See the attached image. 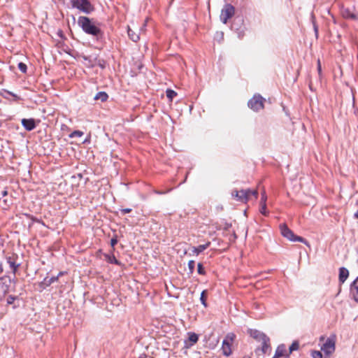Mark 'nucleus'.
<instances>
[{
  "instance_id": "obj_1",
  "label": "nucleus",
  "mask_w": 358,
  "mask_h": 358,
  "mask_svg": "<svg viewBox=\"0 0 358 358\" xmlns=\"http://www.w3.org/2000/svg\"><path fill=\"white\" fill-rule=\"evenodd\" d=\"M78 24L87 34L99 38L102 36L101 29L96 26L92 19L86 16H80L78 19Z\"/></svg>"
},
{
  "instance_id": "obj_2",
  "label": "nucleus",
  "mask_w": 358,
  "mask_h": 358,
  "mask_svg": "<svg viewBox=\"0 0 358 358\" xmlns=\"http://www.w3.org/2000/svg\"><path fill=\"white\" fill-rule=\"evenodd\" d=\"M279 229L280 231L281 235L288 239L290 241H298L303 243L307 245H308V241L301 236H296L294 234V232L287 227V225L285 223L280 224L279 226Z\"/></svg>"
},
{
  "instance_id": "obj_3",
  "label": "nucleus",
  "mask_w": 358,
  "mask_h": 358,
  "mask_svg": "<svg viewBox=\"0 0 358 358\" xmlns=\"http://www.w3.org/2000/svg\"><path fill=\"white\" fill-rule=\"evenodd\" d=\"M71 6L80 12L90 14L94 10V7L88 0H70Z\"/></svg>"
},
{
  "instance_id": "obj_4",
  "label": "nucleus",
  "mask_w": 358,
  "mask_h": 358,
  "mask_svg": "<svg viewBox=\"0 0 358 358\" xmlns=\"http://www.w3.org/2000/svg\"><path fill=\"white\" fill-rule=\"evenodd\" d=\"M236 338L234 333H228L222 341V351L224 355L228 357L231 354V345Z\"/></svg>"
},
{
  "instance_id": "obj_5",
  "label": "nucleus",
  "mask_w": 358,
  "mask_h": 358,
  "mask_svg": "<svg viewBox=\"0 0 358 358\" xmlns=\"http://www.w3.org/2000/svg\"><path fill=\"white\" fill-rule=\"evenodd\" d=\"M265 99L260 94H255L253 97L249 100L248 105L250 108L254 111H258L264 108V102Z\"/></svg>"
},
{
  "instance_id": "obj_6",
  "label": "nucleus",
  "mask_w": 358,
  "mask_h": 358,
  "mask_svg": "<svg viewBox=\"0 0 358 358\" xmlns=\"http://www.w3.org/2000/svg\"><path fill=\"white\" fill-rule=\"evenodd\" d=\"M336 336L332 335L323 343L321 350L327 356L331 355L335 351Z\"/></svg>"
},
{
  "instance_id": "obj_7",
  "label": "nucleus",
  "mask_w": 358,
  "mask_h": 358,
  "mask_svg": "<svg viewBox=\"0 0 358 358\" xmlns=\"http://www.w3.org/2000/svg\"><path fill=\"white\" fill-rule=\"evenodd\" d=\"M235 13V9L231 4H226L221 10L220 20L226 24L229 19H230Z\"/></svg>"
},
{
  "instance_id": "obj_8",
  "label": "nucleus",
  "mask_w": 358,
  "mask_h": 358,
  "mask_svg": "<svg viewBox=\"0 0 358 358\" xmlns=\"http://www.w3.org/2000/svg\"><path fill=\"white\" fill-rule=\"evenodd\" d=\"M231 196L238 201L246 203L248 201L247 200V193L245 192L244 189H241L240 191H238L236 189L233 190L231 192Z\"/></svg>"
},
{
  "instance_id": "obj_9",
  "label": "nucleus",
  "mask_w": 358,
  "mask_h": 358,
  "mask_svg": "<svg viewBox=\"0 0 358 358\" xmlns=\"http://www.w3.org/2000/svg\"><path fill=\"white\" fill-rule=\"evenodd\" d=\"M248 333L252 338L258 342H261L262 339L266 336L264 333L261 332L257 329H249Z\"/></svg>"
},
{
  "instance_id": "obj_10",
  "label": "nucleus",
  "mask_w": 358,
  "mask_h": 358,
  "mask_svg": "<svg viewBox=\"0 0 358 358\" xmlns=\"http://www.w3.org/2000/svg\"><path fill=\"white\" fill-rule=\"evenodd\" d=\"M22 124L27 131H31L36 127L34 119H22Z\"/></svg>"
},
{
  "instance_id": "obj_11",
  "label": "nucleus",
  "mask_w": 358,
  "mask_h": 358,
  "mask_svg": "<svg viewBox=\"0 0 358 358\" xmlns=\"http://www.w3.org/2000/svg\"><path fill=\"white\" fill-rule=\"evenodd\" d=\"M350 292L355 301L358 302V277L352 283Z\"/></svg>"
},
{
  "instance_id": "obj_12",
  "label": "nucleus",
  "mask_w": 358,
  "mask_h": 358,
  "mask_svg": "<svg viewBox=\"0 0 358 358\" xmlns=\"http://www.w3.org/2000/svg\"><path fill=\"white\" fill-rule=\"evenodd\" d=\"M210 245V242H207L206 244L199 245L198 247H193L192 252V255H199L201 252L207 249Z\"/></svg>"
},
{
  "instance_id": "obj_13",
  "label": "nucleus",
  "mask_w": 358,
  "mask_h": 358,
  "mask_svg": "<svg viewBox=\"0 0 358 358\" xmlns=\"http://www.w3.org/2000/svg\"><path fill=\"white\" fill-rule=\"evenodd\" d=\"M261 343V350L263 354H266L271 349L270 338L266 336L265 338L262 339Z\"/></svg>"
},
{
  "instance_id": "obj_14",
  "label": "nucleus",
  "mask_w": 358,
  "mask_h": 358,
  "mask_svg": "<svg viewBox=\"0 0 358 358\" xmlns=\"http://www.w3.org/2000/svg\"><path fill=\"white\" fill-rule=\"evenodd\" d=\"M199 337L198 335L195 333L189 332L188 333V342L185 341V345L187 347H191L194 345L198 341Z\"/></svg>"
},
{
  "instance_id": "obj_15",
  "label": "nucleus",
  "mask_w": 358,
  "mask_h": 358,
  "mask_svg": "<svg viewBox=\"0 0 358 358\" xmlns=\"http://www.w3.org/2000/svg\"><path fill=\"white\" fill-rule=\"evenodd\" d=\"M349 275V271L347 268L341 267L339 269V281L343 283Z\"/></svg>"
},
{
  "instance_id": "obj_16",
  "label": "nucleus",
  "mask_w": 358,
  "mask_h": 358,
  "mask_svg": "<svg viewBox=\"0 0 358 358\" xmlns=\"http://www.w3.org/2000/svg\"><path fill=\"white\" fill-rule=\"evenodd\" d=\"M342 15L345 18L347 19H352L355 20L358 19L357 15L351 12L348 8L343 10Z\"/></svg>"
},
{
  "instance_id": "obj_17",
  "label": "nucleus",
  "mask_w": 358,
  "mask_h": 358,
  "mask_svg": "<svg viewBox=\"0 0 358 358\" xmlns=\"http://www.w3.org/2000/svg\"><path fill=\"white\" fill-rule=\"evenodd\" d=\"M285 352V348L283 345H279L275 352L273 356L274 358H279L284 356Z\"/></svg>"
},
{
  "instance_id": "obj_18",
  "label": "nucleus",
  "mask_w": 358,
  "mask_h": 358,
  "mask_svg": "<svg viewBox=\"0 0 358 358\" xmlns=\"http://www.w3.org/2000/svg\"><path fill=\"white\" fill-rule=\"evenodd\" d=\"M108 99V95L105 92H99L94 96L95 100H101L102 102L107 101Z\"/></svg>"
},
{
  "instance_id": "obj_19",
  "label": "nucleus",
  "mask_w": 358,
  "mask_h": 358,
  "mask_svg": "<svg viewBox=\"0 0 358 358\" xmlns=\"http://www.w3.org/2000/svg\"><path fill=\"white\" fill-rule=\"evenodd\" d=\"M128 36L134 42L138 41L140 38L139 35L130 28L128 29Z\"/></svg>"
},
{
  "instance_id": "obj_20",
  "label": "nucleus",
  "mask_w": 358,
  "mask_h": 358,
  "mask_svg": "<svg viewBox=\"0 0 358 358\" xmlns=\"http://www.w3.org/2000/svg\"><path fill=\"white\" fill-rule=\"evenodd\" d=\"M245 192L247 193V200L248 201L251 196H254L255 199L258 196V192L257 189L251 190L250 189H244Z\"/></svg>"
},
{
  "instance_id": "obj_21",
  "label": "nucleus",
  "mask_w": 358,
  "mask_h": 358,
  "mask_svg": "<svg viewBox=\"0 0 358 358\" xmlns=\"http://www.w3.org/2000/svg\"><path fill=\"white\" fill-rule=\"evenodd\" d=\"M7 262L9 264L10 267L13 269V272L15 273L19 266V264H17L11 257H8L7 259Z\"/></svg>"
},
{
  "instance_id": "obj_22",
  "label": "nucleus",
  "mask_w": 358,
  "mask_h": 358,
  "mask_svg": "<svg viewBox=\"0 0 358 358\" xmlns=\"http://www.w3.org/2000/svg\"><path fill=\"white\" fill-rule=\"evenodd\" d=\"M166 94L167 98L170 101H172L173 99L177 95V93L175 91L172 90L168 89L166 91Z\"/></svg>"
},
{
  "instance_id": "obj_23",
  "label": "nucleus",
  "mask_w": 358,
  "mask_h": 358,
  "mask_svg": "<svg viewBox=\"0 0 358 358\" xmlns=\"http://www.w3.org/2000/svg\"><path fill=\"white\" fill-rule=\"evenodd\" d=\"M259 212L261 213V214L267 216L268 215V211L266 209V203H259Z\"/></svg>"
},
{
  "instance_id": "obj_24",
  "label": "nucleus",
  "mask_w": 358,
  "mask_h": 358,
  "mask_svg": "<svg viewBox=\"0 0 358 358\" xmlns=\"http://www.w3.org/2000/svg\"><path fill=\"white\" fill-rule=\"evenodd\" d=\"M206 294V291L203 290L201 292V297H200L201 302L204 306V307L207 306Z\"/></svg>"
},
{
  "instance_id": "obj_25",
  "label": "nucleus",
  "mask_w": 358,
  "mask_h": 358,
  "mask_svg": "<svg viewBox=\"0 0 358 358\" xmlns=\"http://www.w3.org/2000/svg\"><path fill=\"white\" fill-rule=\"evenodd\" d=\"M195 262L194 260H189L188 262V268L189 273L192 274L194 271Z\"/></svg>"
},
{
  "instance_id": "obj_26",
  "label": "nucleus",
  "mask_w": 358,
  "mask_h": 358,
  "mask_svg": "<svg viewBox=\"0 0 358 358\" xmlns=\"http://www.w3.org/2000/svg\"><path fill=\"white\" fill-rule=\"evenodd\" d=\"M83 135V131H78V130H76V131H73V132L69 135V136H70L71 138H73V137H81Z\"/></svg>"
},
{
  "instance_id": "obj_27",
  "label": "nucleus",
  "mask_w": 358,
  "mask_h": 358,
  "mask_svg": "<svg viewBox=\"0 0 358 358\" xmlns=\"http://www.w3.org/2000/svg\"><path fill=\"white\" fill-rule=\"evenodd\" d=\"M311 356L313 358H322V354L321 352L317 350H314L311 353Z\"/></svg>"
},
{
  "instance_id": "obj_28",
  "label": "nucleus",
  "mask_w": 358,
  "mask_h": 358,
  "mask_svg": "<svg viewBox=\"0 0 358 358\" xmlns=\"http://www.w3.org/2000/svg\"><path fill=\"white\" fill-rule=\"evenodd\" d=\"M18 69L19 70L22 72V73H26L27 72V65L22 62H20L18 64Z\"/></svg>"
},
{
  "instance_id": "obj_29",
  "label": "nucleus",
  "mask_w": 358,
  "mask_h": 358,
  "mask_svg": "<svg viewBox=\"0 0 358 358\" xmlns=\"http://www.w3.org/2000/svg\"><path fill=\"white\" fill-rule=\"evenodd\" d=\"M108 261L110 263L115 264L117 265L120 264V262L114 256H112V257L108 256Z\"/></svg>"
},
{
  "instance_id": "obj_30",
  "label": "nucleus",
  "mask_w": 358,
  "mask_h": 358,
  "mask_svg": "<svg viewBox=\"0 0 358 358\" xmlns=\"http://www.w3.org/2000/svg\"><path fill=\"white\" fill-rule=\"evenodd\" d=\"M198 273L201 275L205 274V271L201 263H199L197 265Z\"/></svg>"
},
{
  "instance_id": "obj_31",
  "label": "nucleus",
  "mask_w": 358,
  "mask_h": 358,
  "mask_svg": "<svg viewBox=\"0 0 358 358\" xmlns=\"http://www.w3.org/2000/svg\"><path fill=\"white\" fill-rule=\"evenodd\" d=\"M299 348V344L296 342L293 343L289 347V352H292L294 350H296Z\"/></svg>"
},
{
  "instance_id": "obj_32",
  "label": "nucleus",
  "mask_w": 358,
  "mask_h": 358,
  "mask_svg": "<svg viewBox=\"0 0 358 358\" xmlns=\"http://www.w3.org/2000/svg\"><path fill=\"white\" fill-rule=\"evenodd\" d=\"M266 200H267V196H266V194L265 192H264L262 194V198H261V200H260V203H266Z\"/></svg>"
},
{
  "instance_id": "obj_33",
  "label": "nucleus",
  "mask_w": 358,
  "mask_h": 358,
  "mask_svg": "<svg viewBox=\"0 0 358 358\" xmlns=\"http://www.w3.org/2000/svg\"><path fill=\"white\" fill-rule=\"evenodd\" d=\"M15 299V296H9L8 298H7V303L8 304H11L14 302Z\"/></svg>"
},
{
  "instance_id": "obj_34",
  "label": "nucleus",
  "mask_w": 358,
  "mask_h": 358,
  "mask_svg": "<svg viewBox=\"0 0 358 358\" xmlns=\"http://www.w3.org/2000/svg\"><path fill=\"white\" fill-rule=\"evenodd\" d=\"M117 243V240L116 238H113L111 240H110V245L112 247H114Z\"/></svg>"
},
{
  "instance_id": "obj_35",
  "label": "nucleus",
  "mask_w": 358,
  "mask_h": 358,
  "mask_svg": "<svg viewBox=\"0 0 358 358\" xmlns=\"http://www.w3.org/2000/svg\"><path fill=\"white\" fill-rule=\"evenodd\" d=\"M131 211V208H124V209L121 210V212L122 214H127V213H130Z\"/></svg>"
},
{
  "instance_id": "obj_36",
  "label": "nucleus",
  "mask_w": 358,
  "mask_h": 358,
  "mask_svg": "<svg viewBox=\"0 0 358 358\" xmlns=\"http://www.w3.org/2000/svg\"><path fill=\"white\" fill-rule=\"evenodd\" d=\"M313 27H314V31H315V36H316V37H317V35H318V27L316 25L315 23H313Z\"/></svg>"
},
{
  "instance_id": "obj_37",
  "label": "nucleus",
  "mask_w": 358,
  "mask_h": 358,
  "mask_svg": "<svg viewBox=\"0 0 358 358\" xmlns=\"http://www.w3.org/2000/svg\"><path fill=\"white\" fill-rule=\"evenodd\" d=\"M317 70H318L319 73L321 72V64H320V59H318V61H317Z\"/></svg>"
},
{
  "instance_id": "obj_38",
  "label": "nucleus",
  "mask_w": 358,
  "mask_h": 358,
  "mask_svg": "<svg viewBox=\"0 0 358 358\" xmlns=\"http://www.w3.org/2000/svg\"><path fill=\"white\" fill-rule=\"evenodd\" d=\"M58 278V277H53V278H51L50 281H49V284H51L52 282H55V280H57Z\"/></svg>"
},
{
  "instance_id": "obj_39",
  "label": "nucleus",
  "mask_w": 358,
  "mask_h": 358,
  "mask_svg": "<svg viewBox=\"0 0 358 358\" xmlns=\"http://www.w3.org/2000/svg\"><path fill=\"white\" fill-rule=\"evenodd\" d=\"M355 217L358 219V210L355 213Z\"/></svg>"
},
{
  "instance_id": "obj_40",
  "label": "nucleus",
  "mask_w": 358,
  "mask_h": 358,
  "mask_svg": "<svg viewBox=\"0 0 358 358\" xmlns=\"http://www.w3.org/2000/svg\"><path fill=\"white\" fill-rule=\"evenodd\" d=\"M3 272V268L1 264H0V273Z\"/></svg>"
},
{
  "instance_id": "obj_41",
  "label": "nucleus",
  "mask_w": 358,
  "mask_h": 358,
  "mask_svg": "<svg viewBox=\"0 0 358 358\" xmlns=\"http://www.w3.org/2000/svg\"><path fill=\"white\" fill-rule=\"evenodd\" d=\"M3 195H6V194H7V192H6V191H4V192H3Z\"/></svg>"
},
{
  "instance_id": "obj_42",
  "label": "nucleus",
  "mask_w": 358,
  "mask_h": 358,
  "mask_svg": "<svg viewBox=\"0 0 358 358\" xmlns=\"http://www.w3.org/2000/svg\"><path fill=\"white\" fill-rule=\"evenodd\" d=\"M243 358H250V357H248V356H245V357H243Z\"/></svg>"
},
{
  "instance_id": "obj_43",
  "label": "nucleus",
  "mask_w": 358,
  "mask_h": 358,
  "mask_svg": "<svg viewBox=\"0 0 358 358\" xmlns=\"http://www.w3.org/2000/svg\"><path fill=\"white\" fill-rule=\"evenodd\" d=\"M85 59H87V57L85 56L83 57Z\"/></svg>"
},
{
  "instance_id": "obj_44",
  "label": "nucleus",
  "mask_w": 358,
  "mask_h": 358,
  "mask_svg": "<svg viewBox=\"0 0 358 358\" xmlns=\"http://www.w3.org/2000/svg\"><path fill=\"white\" fill-rule=\"evenodd\" d=\"M357 264L358 265V259H357Z\"/></svg>"
},
{
  "instance_id": "obj_45",
  "label": "nucleus",
  "mask_w": 358,
  "mask_h": 358,
  "mask_svg": "<svg viewBox=\"0 0 358 358\" xmlns=\"http://www.w3.org/2000/svg\"><path fill=\"white\" fill-rule=\"evenodd\" d=\"M273 358H274V357H273Z\"/></svg>"
}]
</instances>
